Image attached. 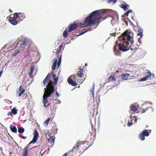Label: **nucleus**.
<instances>
[{"label": "nucleus", "mask_w": 156, "mask_h": 156, "mask_svg": "<svg viewBox=\"0 0 156 156\" xmlns=\"http://www.w3.org/2000/svg\"><path fill=\"white\" fill-rule=\"evenodd\" d=\"M106 12L103 9L95 11L87 17L83 23L81 24V27H84L92 24H95L104 20L105 18L103 16Z\"/></svg>", "instance_id": "1"}, {"label": "nucleus", "mask_w": 156, "mask_h": 156, "mask_svg": "<svg viewBox=\"0 0 156 156\" xmlns=\"http://www.w3.org/2000/svg\"><path fill=\"white\" fill-rule=\"evenodd\" d=\"M52 77L54 82H53L52 80L49 81V82L46 86V88H45L44 89L45 91L43 96V103L44 104V106L45 107H47L51 105V103L50 102L46 104L48 101V98L51 96L54 91V84L55 86L57 83L58 78L57 77L56 75L53 74Z\"/></svg>", "instance_id": "2"}, {"label": "nucleus", "mask_w": 156, "mask_h": 156, "mask_svg": "<svg viewBox=\"0 0 156 156\" xmlns=\"http://www.w3.org/2000/svg\"><path fill=\"white\" fill-rule=\"evenodd\" d=\"M130 34V33H128V30H126L120 36V38L124 41L123 44H119V48L120 50L123 51H127L129 49L128 48L129 44V42H130L131 44L133 43V41H131V39L133 37L129 35Z\"/></svg>", "instance_id": "3"}, {"label": "nucleus", "mask_w": 156, "mask_h": 156, "mask_svg": "<svg viewBox=\"0 0 156 156\" xmlns=\"http://www.w3.org/2000/svg\"><path fill=\"white\" fill-rule=\"evenodd\" d=\"M39 137V134L37 130L35 129L34 133L33 138L32 141L27 145L23 149V153L22 156H27L28 155V151L30 147L29 145L32 143L36 142Z\"/></svg>", "instance_id": "4"}, {"label": "nucleus", "mask_w": 156, "mask_h": 156, "mask_svg": "<svg viewBox=\"0 0 156 156\" xmlns=\"http://www.w3.org/2000/svg\"><path fill=\"white\" fill-rule=\"evenodd\" d=\"M133 29L135 31H138L137 36H140V38H138V41L139 42L141 43L142 42L140 41V39L143 36V30L141 27L139 26H134L133 27Z\"/></svg>", "instance_id": "5"}, {"label": "nucleus", "mask_w": 156, "mask_h": 156, "mask_svg": "<svg viewBox=\"0 0 156 156\" xmlns=\"http://www.w3.org/2000/svg\"><path fill=\"white\" fill-rule=\"evenodd\" d=\"M14 17H10L9 21L12 25H16L18 23L17 19L19 17L18 13L17 12L15 13L14 14Z\"/></svg>", "instance_id": "6"}, {"label": "nucleus", "mask_w": 156, "mask_h": 156, "mask_svg": "<svg viewBox=\"0 0 156 156\" xmlns=\"http://www.w3.org/2000/svg\"><path fill=\"white\" fill-rule=\"evenodd\" d=\"M25 92V89H24L22 85H21L19 87L18 90L16 91V95L20 97L22 94H24Z\"/></svg>", "instance_id": "7"}, {"label": "nucleus", "mask_w": 156, "mask_h": 156, "mask_svg": "<svg viewBox=\"0 0 156 156\" xmlns=\"http://www.w3.org/2000/svg\"><path fill=\"white\" fill-rule=\"evenodd\" d=\"M79 25L77 23H73L70 25L69 27L68 32H71L76 29L78 27Z\"/></svg>", "instance_id": "8"}, {"label": "nucleus", "mask_w": 156, "mask_h": 156, "mask_svg": "<svg viewBox=\"0 0 156 156\" xmlns=\"http://www.w3.org/2000/svg\"><path fill=\"white\" fill-rule=\"evenodd\" d=\"M26 40L23 39V40L17 42V45H18L19 44L20 45V50H23L24 48L26 45Z\"/></svg>", "instance_id": "9"}, {"label": "nucleus", "mask_w": 156, "mask_h": 156, "mask_svg": "<svg viewBox=\"0 0 156 156\" xmlns=\"http://www.w3.org/2000/svg\"><path fill=\"white\" fill-rule=\"evenodd\" d=\"M96 129H94V130L92 128V132H90V133L88 134V137H87V138L89 139L90 140H91L92 139V136H93V138L95 139L96 136Z\"/></svg>", "instance_id": "10"}, {"label": "nucleus", "mask_w": 156, "mask_h": 156, "mask_svg": "<svg viewBox=\"0 0 156 156\" xmlns=\"http://www.w3.org/2000/svg\"><path fill=\"white\" fill-rule=\"evenodd\" d=\"M84 144V143H83V142H80V143H77L73 147V149L71 150L72 152H73V151L76 152L78 151V150L80 148V147L81 145V144Z\"/></svg>", "instance_id": "11"}, {"label": "nucleus", "mask_w": 156, "mask_h": 156, "mask_svg": "<svg viewBox=\"0 0 156 156\" xmlns=\"http://www.w3.org/2000/svg\"><path fill=\"white\" fill-rule=\"evenodd\" d=\"M145 77L142 78L140 80L141 81H145L148 79L149 77H150L151 75V72H147L145 73Z\"/></svg>", "instance_id": "12"}, {"label": "nucleus", "mask_w": 156, "mask_h": 156, "mask_svg": "<svg viewBox=\"0 0 156 156\" xmlns=\"http://www.w3.org/2000/svg\"><path fill=\"white\" fill-rule=\"evenodd\" d=\"M67 80L69 84L73 86H76L77 85L76 82L73 80L70 77L68 78Z\"/></svg>", "instance_id": "13"}, {"label": "nucleus", "mask_w": 156, "mask_h": 156, "mask_svg": "<svg viewBox=\"0 0 156 156\" xmlns=\"http://www.w3.org/2000/svg\"><path fill=\"white\" fill-rule=\"evenodd\" d=\"M130 75L129 74L126 73L125 74H122L121 75L122 80H126L128 79Z\"/></svg>", "instance_id": "14"}, {"label": "nucleus", "mask_w": 156, "mask_h": 156, "mask_svg": "<svg viewBox=\"0 0 156 156\" xmlns=\"http://www.w3.org/2000/svg\"><path fill=\"white\" fill-rule=\"evenodd\" d=\"M51 77V74L50 73H48L46 76V77L45 78V79L44 80L43 83L44 86H45L47 82V81L49 80L50 77Z\"/></svg>", "instance_id": "15"}, {"label": "nucleus", "mask_w": 156, "mask_h": 156, "mask_svg": "<svg viewBox=\"0 0 156 156\" xmlns=\"http://www.w3.org/2000/svg\"><path fill=\"white\" fill-rule=\"evenodd\" d=\"M10 128L12 132L15 133H17V129L15 126L11 125L10 126Z\"/></svg>", "instance_id": "16"}, {"label": "nucleus", "mask_w": 156, "mask_h": 156, "mask_svg": "<svg viewBox=\"0 0 156 156\" xmlns=\"http://www.w3.org/2000/svg\"><path fill=\"white\" fill-rule=\"evenodd\" d=\"M129 7V5L127 4H122L120 6V7L123 9L124 10H126L127 8Z\"/></svg>", "instance_id": "17"}, {"label": "nucleus", "mask_w": 156, "mask_h": 156, "mask_svg": "<svg viewBox=\"0 0 156 156\" xmlns=\"http://www.w3.org/2000/svg\"><path fill=\"white\" fill-rule=\"evenodd\" d=\"M83 70L81 69H80V70L78 72L77 75L80 78H82L83 76Z\"/></svg>", "instance_id": "18"}, {"label": "nucleus", "mask_w": 156, "mask_h": 156, "mask_svg": "<svg viewBox=\"0 0 156 156\" xmlns=\"http://www.w3.org/2000/svg\"><path fill=\"white\" fill-rule=\"evenodd\" d=\"M18 13L19 18L21 20H22L25 17L26 15L24 13L20 12Z\"/></svg>", "instance_id": "19"}, {"label": "nucleus", "mask_w": 156, "mask_h": 156, "mask_svg": "<svg viewBox=\"0 0 156 156\" xmlns=\"http://www.w3.org/2000/svg\"><path fill=\"white\" fill-rule=\"evenodd\" d=\"M116 80L114 75H110L109 77L108 80L109 82H114Z\"/></svg>", "instance_id": "20"}, {"label": "nucleus", "mask_w": 156, "mask_h": 156, "mask_svg": "<svg viewBox=\"0 0 156 156\" xmlns=\"http://www.w3.org/2000/svg\"><path fill=\"white\" fill-rule=\"evenodd\" d=\"M117 45H115L114 48V51L115 54L117 55H119L120 54V51L117 49Z\"/></svg>", "instance_id": "21"}, {"label": "nucleus", "mask_w": 156, "mask_h": 156, "mask_svg": "<svg viewBox=\"0 0 156 156\" xmlns=\"http://www.w3.org/2000/svg\"><path fill=\"white\" fill-rule=\"evenodd\" d=\"M34 69V66H31L30 68V71L29 73V75L30 77H32L33 72Z\"/></svg>", "instance_id": "22"}, {"label": "nucleus", "mask_w": 156, "mask_h": 156, "mask_svg": "<svg viewBox=\"0 0 156 156\" xmlns=\"http://www.w3.org/2000/svg\"><path fill=\"white\" fill-rule=\"evenodd\" d=\"M57 62V58H55V60L54 62L53 63V65L51 66L52 69L53 70H54L55 69V67L56 66Z\"/></svg>", "instance_id": "23"}, {"label": "nucleus", "mask_w": 156, "mask_h": 156, "mask_svg": "<svg viewBox=\"0 0 156 156\" xmlns=\"http://www.w3.org/2000/svg\"><path fill=\"white\" fill-rule=\"evenodd\" d=\"M130 108L131 110L134 112H136L138 110V108L135 105H131L130 106Z\"/></svg>", "instance_id": "24"}, {"label": "nucleus", "mask_w": 156, "mask_h": 156, "mask_svg": "<svg viewBox=\"0 0 156 156\" xmlns=\"http://www.w3.org/2000/svg\"><path fill=\"white\" fill-rule=\"evenodd\" d=\"M18 111V110L14 107L11 109V112L14 115H16L17 114Z\"/></svg>", "instance_id": "25"}, {"label": "nucleus", "mask_w": 156, "mask_h": 156, "mask_svg": "<svg viewBox=\"0 0 156 156\" xmlns=\"http://www.w3.org/2000/svg\"><path fill=\"white\" fill-rule=\"evenodd\" d=\"M142 133L144 135V136H147L149 135V133L147 131V129H145L143 131Z\"/></svg>", "instance_id": "26"}, {"label": "nucleus", "mask_w": 156, "mask_h": 156, "mask_svg": "<svg viewBox=\"0 0 156 156\" xmlns=\"http://www.w3.org/2000/svg\"><path fill=\"white\" fill-rule=\"evenodd\" d=\"M67 28H66L65 30L63 32V37L64 38H66L68 36V32L67 30Z\"/></svg>", "instance_id": "27"}, {"label": "nucleus", "mask_w": 156, "mask_h": 156, "mask_svg": "<svg viewBox=\"0 0 156 156\" xmlns=\"http://www.w3.org/2000/svg\"><path fill=\"white\" fill-rule=\"evenodd\" d=\"M145 136L142 133H140L139 134V137L142 141L144 140H145Z\"/></svg>", "instance_id": "28"}, {"label": "nucleus", "mask_w": 156, "mask_h": 156, "mask_svg": "<svg viewBox=\"0 0 156 156\" xmlns=\"http://www.w3.org/2000/svg\"><path fill=\"white\" fill-rule=\"evenodd\" d=\"M18 131L19 133H23L24 131V129L22 127H20L18 128Z\"/></svg>", "instance_id": "29"}, {"label": "nucleus", "mask_w": 156, "mask_h": 156, "mask_svg": "<svg viewBox=\"0 0 156 156\" xmlns=\"http://www.w3.org/2000/svg\"><path fill=\"white\" fill-rule=\"evenodd\" d=\"M62 45H60L59 47L58 48L56 51V54H58L60 51V50L62 48Z\"/></svg>", "instance_id": "30"}, {"label": "nucleus", "mask_w": 156, "mask_h": 156, "mask_svg": "<svg viewBox=\"0 0 156 156\" xmlns=\"http://www.w3.org/2000/svg\"><path fill=\"white\" fill-rule=\"evenodd\" d=\"M51 119V118H49L47 119L44 122V125L47 126L49 123V122Z\"/></svg>", "instance_id": "31"}, {"label": "nucleus", "mask_w": 156, "mask_h": 156, "mask_svg": "<svg viewBox=\"0 0 156 156\" xmlns=\"http://www.w3.org/2000/svg\"><path fill=\"white\" fill-rule=\"evenodd\" d=\"M20 50H16L15 51V52L12 55L14 57L16 56L20 52Z\"/></svg>", "instance_id": "32"}, {"label": "nucleus", "mask_w": 156, "mask_h": 156, "mask_svg": "<svg viewBox=\"0 0 156 156\" xmlns=\"http://www.w3.org/2000/svg\"><path fill=\"white\" fill-rule=\"evenodd\" d=\"M91 31L90 30H86L85 31H83L81 33H80V34H79V35H77V36L82 35V34H84L85 33L87 32V31Z\"/></svg>", "instance_id": "33"}, {"label": "nucleus", "mask_w": 156, "mask_h": 156, "mask_svg": "<svg viewBox=\"0 0 156 156\" xmlns=\"http://www.w3.org/2000/svg\"><path fill=\"white\" fill-rule=\"evenodd\" d=\"M132 11L131 10H129V11H127L125 13L124 15V16H128L129 14V13Z\"/></svg>", "instance_id": "34"}, {"label": "nucleus", "mask_w": 156, "mask_h": 156, "mask_svg": "<svg viewBox=\"0 0 156 156\" xmlns=\"http://www.w3.org/2000/svg\"><path fill=\"white\" fill-rule=\"evenodd\" d=\"M48 141L49 142H51V143L54 142V139L52 136H50L49 137L48 139Z\"/></svg>", "instance_id": "35"}, {"label": "nucleus", "mask_w": 156, "mask_h": 156, "mask_svg": "<svg viewBox=\"0 0 156 156\" xmlns=\"http://www.w3.org/2000/svg\"><path fill=\"white\" fill-rule=\"evenodd\" d=\"M148 109V108H142V113H144L146 111H147Z\"/></svg>", "instance_id": "36"}, {"label": "nucleus", "mask_w": 156, "mask_h": 156, "mask_svg": "<svg viewBox=\"0 0 156 156\" xmlns=\"http://www.w3.org/2000/svg\"><path fill=\"white\" fill-rule=\"evenodd\" d=\"M116 1V0H108V2L109 3H110L111 2H113V3H115V2Z\"/></svg>", "instance_id": "37"}, {"label": "nucleus", "mask_w": 156, "mask_h": 156, "mask_svg": "<svg viewBox=\"0 0 156 156\" xmlns=\"http://www.w3.org/2000/svg\"><path fill=\"white\" fill-rule=\"evenodd\" d=\"M55 95H56V96L57 97H58L60 96V94H59V93H58V91H56Z\"/></svg>", "instance_id": "38"}, {"label": "nucleus", "mask_w": 156, "mask_h": 156, "mask_svg": "<svg viewBox=\"0 0 156 156\" xmlns=\"http://www.w3.org/2000/svg\"><path fill=\"white\" fill-rule=\"evenodd\" d=\"M12 112H9L8 113L7 115L8 116L11 115L12 116Z\"/></svg>", "instance_id": "39"}, {"label": "nucleus", "mask_w": 156, "mask_h": 156, "mask_svg": "<svg viewBox=\"0 0 156 156\" xmlns=\"http://www.w3.org/2000/svg\"><path fill=\"white\" fill-rule=\"evenodd\" d=\"M132 124H133L132 123L130 122H128V126H132Z\"/></svg>", "instance_id": "40"}, {"label": "nucleus", "mask_w": 156, "mask_h": 156, "mask_svg": "<svg viewBox=\"0 0 156 156\" xmlns=\"http://www.w3.org/2000/svg\"><path fill=\"white\" fill-rule=\"evenodd\" d=\"M61 63V61L60 60H58V66H59L60 65Z\"/></svg>", "instance_id": "41"}, {"label": "nucleus", "mask_w": 156, "mask_h": 156, "mask_svg": "<svg viewBox=\"0 0 156 156\" xmlns=\"http://www.w3.org/2000/svg\"><path fill=\"white\" fill-rule=\"evenodd\" d=\"M110 35L112 36H115L116 35V34L115 33H112V34H111Z\"/></svg>", "instance_id": "42"}, {"label": "nucleus", "mask_w": 156, "mask_h": 156, "mask_svg": "<svg viewBox=\"0 0 156 156\" xmlns=\"http://www.w3.org/2000/svg\"><path fill=\"white\" fill-rule=\"evenodd\" d=\"M21 138H22V139H25L26 138V137H25V136H21Z\"/></svg>", "instance_id": "43"}, {"label": "nucleus", "mask_w": 156, "mask_h": 156, "mask_svg": "<svg viewBox=\"0 0 156 156\" xmlns=\"http://www.w3.org/2000/svg\"><path fill=\"white\" fill-rule=\"evenodd\" d=\"M67 153H66L64 154L62 156H67Z\"/></svg>", "instance_id": "44"}, {"label": "nucleus", "mask_w": 156, "mask_h": 156, "mask_svg": "<svg viewBox=\"0 0 156 156\" xmlns=\"http://www.w3.org/2000/svg\"><path fill=\"white\" fill-rule=\"evenodd\" d=\"M52 128H53V129L55 128V129H56V131H57V129H56V126H53V127Z\"/></svg>", "instance_id": "45"}, {"label": "nucleus", "mask_w": 156, "mask_h": 156, "mask_svg": "<svg viewBox=\"0 0 156 156\" xmlns=\"http://www.w3.org/2000/svg\"><path fill=\"white\" fill-rule=\"evenodd\" d=\"M37 147L36 146H34V147H32L30 148V149H33V148H35V147Z\"/></svg>", "instance_id": "46"}, {"label": "nucleus", "mask_w": 156, "mask_h": 156, "mask_svg": "<svg viewBox=\"0 0 156 156\" xmlns=\"http://www.w3.org/2000/svg\"><path fill=\"white\" fill-rule=\"evenodd\" d=\"M94 87H93V88L92 89V91H93V92H92V93H93L94 90Z\"/></svg>", "instance_id": "47"}, {"label": "nucleus", "mask_w": 156, "mask_h": 156, "mask_svg": "<svg viewBox=\"0 0 156 156\" xmlns=\"http://www.w3.org/2000/svg\"><path fill=\"white\" fill-rule=\"evenodd\" d=\"M59 60H60V61H61V56L59 58Z\"/></svg>", "instance_id": "48"}, {"label": "nucleus", "mask_w": 156, "mask_h": 156, "mask_svg": "<svg viewBox=\"0 0 156 156\" xmlns=\"http://www.w3.org/2000/svg\"><path fill=\"white\" fill-rule=\"evenodd\" d=\"M50 132H48L47 133V134H48V136H50Z\"/></svg>", "instance_id": "49"}, {"label": "nucleus", "mask_w": 156, "mask_h": 156, "mask_svg": "<svg viewBox=\"0 0 156 156\" xmlns=\"http://www.w3.org/2000/svg\"><path fill=\"white\" fill-rule=\"evenodd\" d=\"M137 118H136L135 120V122H136V121H137Z\"/></svg>", "instance_id": "50"}, {"label": "nucleus", "mask_w": 156, "mask_h": 156, "mask_svg": "<svg viewBox=\"0 0 156 156\" xmlns=\"http://www.w3.org/2000/svg\"><path fill=\"white\" fill-rule=\"evenodd\" d=\"M92 126H93V125H92ZM92 128H93L94 130V129H95L93 127V126H92Z\"/></svg>", "instance_id": "51"}, {"label": "nucleus", "mask_w": 156, "mask_h": 156, "mask_svg": "<svg viewBox=\"0 0 156 156\" xmlns=\"http://www.w3.org/2000/svg\"><path fill=\"white\" fill-rule=\"evenodd\" d=\"M133 48H131V50H133Z\"/></svg>", "instance_id": "52"}, {"label": "nucleus", "mask_w": 156, "mask_h": 156, "mask_svg": "<svg viewBox=\"0 0 156 156\" xmlns=\"http://www.w3.org/2000/svg\"><path fill=\"white\" fill-rule=\"evenodd\" d=\"M74 78H75L74 79H76V77H75L74 76Z\"/></svg>", "instance_id": "53"}, {"label": "nucleus", "mask_w": 156, "mask_h": 156, "mask_svg": "<svg viewBox=\"0 0 156 156\" xmlns=\"http://www.w3.org/2000/svg\"><path fill=\"white\" fill-rule=\"evenodd\" d=\"M87 63H86V64H85V65H86V66H87Z\"/></svg>", "instance_id": "54"}, {"label": "nucleus", "mask_w": 156, "mask_h": 156, "mask_svg": "<svg viewBox=\"0 0 156 156\" xmlns=\"http://www.w3.org/2000/svg\"><path fill=\"white\" fill-rule=\"evenodd\" d=\"M9 11H11V12H12V11L10 10H9Z\"/></svg>", "instance_id": "55"}, {"label": "nucleus", "mask_w": 156, "mask_h": 156, "mask_svg": "<svg viewBox=\"0 0 156 156\" xmlns=\"http://www.w3.org/2000/svg\"><path fill=\"white\" fill-rule=\"evenodd\" d=\"M9 11H11V12H12V11L10 10H9Z\"/></svg>", "instance_id": "56"}, {"label": "nucleus", "mask_w": 156, "mask_h": 156, "mask_svg": "<svg viewBox=\"0 0 156 156\" xmlns=\"http://www.w3.org/2000/svg\"><path fill=\"white\" fill-rule=\"evenodd\" d=\"M9 11H11V12H12V11L10 10H9Z\"/></svg>", "instance_id": "57"}, {"label": "nucleus", "mask_w": 156, "mask_h": 156, "mask_svg": "<svg viewBox=\"0 0 156 156\" xmlns=\"http://www.w3.org/2000/svg\"><path fill=\"white\" fill-rule=\"evenodd\" d=\"M52 132H54V131H53H53H52ZM54 132H55V131H54Z\"/></svg>", "instance_id": "58"}]
</instances>
